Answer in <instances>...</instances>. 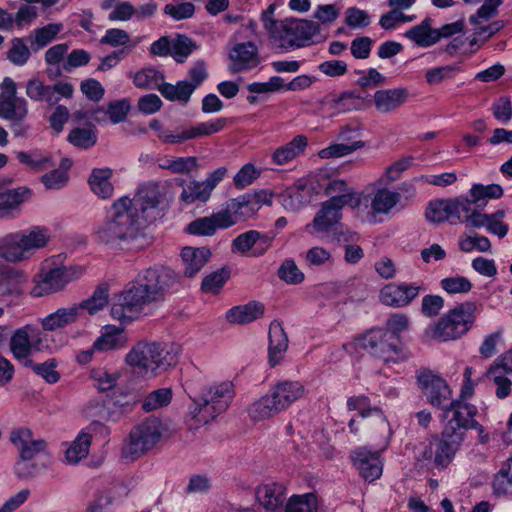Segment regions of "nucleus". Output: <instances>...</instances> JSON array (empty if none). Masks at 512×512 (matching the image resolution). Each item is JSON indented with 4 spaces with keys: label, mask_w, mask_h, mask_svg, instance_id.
<instances>
[{
    "label": "nucleus",
    "mask_w": 512,
    "mask_h": 512,
    "mask_svg": "<svg viewBox=\"0 0 512 512\" xmlns=\"http://www.w3.org/2000/svg\"><path fill=\"white\" fill-rule=\"evenodd\" d=\"M494 493L504 496L512 493V466L505 464L493 480Z\"/></svg>",
    "instance_id": "59"
},
{
    "label": "nucleus",
    "mask_w": 512,
    "mask_h": 512,
    "mask_svg": "<svg viewBox=\"0 0 512 512\" xmlns=\"http://www.w3.org/2000/svg\"><path fill=\"white\" fill-rule=\"evenodd\" d=\"M197 48L196 44L185 35H178L171 43V55L178 63H183Z\"/></svg>",
    "instance_id": "56"
},
{
    "label": "nucleus",
    "mask_w": 512,
    "mask_h": 512,
    "mask_svg": "<svg viewBox=\"0 0 512 512\" xmlns=\"http://www.w3.org/2000/svg\"><path fill=\"white\" fill-rule=\"evenodd\" d=\"M435 445V466L444 468L453 459L455 453L460 448L463 437L462 434L456 433L449 426L444 427L441 437H433Z\"/></svg>",
    "instance_id": "16"
},
{
    "label": "nucleus",
    "mask_w": 512,
    "mask_h": 512,
    "mask_svg": "<svg viewBox=\"0 0 512 512\" xmlns=\"http://www.w3.org/2000/svg\"><path fill=\"white\" fill-rule=\"evenodd\" d=\"M17 159L20 163L29 166L36 172L50 169L55 165L50 154H29L27 152L20 151L17 153Z\"/></svg>",
    "instance_id": "50"
},
{
    "label": "nucleus",
    "mask_w": 512,
    "mask_h": 512,
    "mask_svg": "<svg viewBox=\"0 0 512 512\" xmlns=\"http://www.w3.org/2000/svg\"><path fill=\"white\" fill-rule=\"evenodd\" d=\"M27 283L25 273L17 268L3 266L0 269V293L18 297L23 293L24 285Z\"/></svg>",
    "instance_id": "28"
},
{
    "label": "nucleus",
    "mask_w": 512,
    "mask_h": 512,
    "mask_svg": "<svg viewBox=\"0 0 512 512\" xmlns=\"http://www.w3.org/2000/svg\"><path fill=\"white\" fill-rule=\"evenodd\" d=\"M80 318L75 305L62 307L40 319L43 331H56L77 322Z\"/></svg>",
    "instance_id": "32"
},
{
    "label": "nucleus",
    "mask_w": 512,
    "mask_h": 512,
    "mask_svg": "<svg viewBox=\"0 0 512 512\" xmlns=\"http://www.w3.org/2000/svg\"><path fill=\"white\" fill-rule=\"evenodd\" d=\"M210 256L211 252L206 247H184L181 252L184 275L188 278L194 277L204 267Z\"/></svg>",
    "instance_id": "35"
},
{
    "label": "nucleus",
    "mask_w": 512,
    "mask_h": 512,
    "mask_svg": "<svg viewBox=\"0 0 512 512\" xmlns=\"http://www.w3.org/2000/svg\"><path fill=\"white\" fill-rule=\"evenodd\" d=\"M226 125V119L219 118L210 122H202L197 125L186 129V138L188 140L201 137L210 136L221 131Z\"/></svg>",
    "instance_id": "53"
},
{
    "label": "nucleus",
    "mask_w": 512,
    "mask_h": 512,
    "mask_svg": "<svg viewBox=\"0 0 512 512\" xmlns=\"http://www.w3.org/2000/svg\"><path fill=\"white\" fill-rule=\"evenodd\" d=\"M68 283L65 269L55 268L39 273L34 279L30 294L33 297H43L62 290Z\"/></svg>",
    "instance_id": "19"
},
{
    "label": "nucleus",
    "mask_w": 512,
    "mask_h": 512,
    "mask_svg": "<svg viewBox=\"0 0 512 512\" xmlns=\"http://www.w3.org/2000/svg\"><path fill=\"white\" fill-rule=\"evenodd\" d=\"M474 220L473 228L485 227L488 232L497 235L499 238L505 237L508 233L509 228L507 224L492 218L488 214L482 213L481 215H476V219L474 218Z\"/></svg>",
    "instance_id": "54"
},
{
    "label": "nucleus",
    "mask_w": 512,
    "mask_h": 512,
    "mask_svg": "<svg viewBox=\"0 0 512 512\" xmlns=\"http://www.w3.org/2000/svg\"><path fill=\"white\" fill-rule=\"evenodd\" d=\"M419 290L415 285L388 284L381 289L380 299L387 306L404 307L417 297Z\"/></svg>",
    "instance_id": "23"
},
{
    "label": "nucleus",
    "mask_w": 512,
    "mask_h": 512,
    "mask_svg": "<svg viewBox=\"0 0 512 512\" xmlns=\"http://www.w3.org/2000/svg\"><path fill=\"white\" fill-rule=\"evenodd\" d=\"M358 346L385 362L399 355L398 338L384 329H371L358 339Z\"/></svg>",
    "instance_id": "11"
},
{
    "label": "nucleus",
    "mask_w": 512,
    "mask_h": 512,
    "mask_svg": "<svg viewBox=\"0 0 512 512\" xmlns=\"http://www.w3.org/2000/svg\"><path fill=\"white\" fill-rule=\"evenodd\" d=\"M233 396L232 382L214 384L193 399L190 414L199 423L207 424L228 409Z\"/></svg>",
    "instance_id": "6"
},
{
    "label": "nucleus",
    "mask_w": 512,
    "mask_h": 512,
    "mask_svg": "<svg viewBox=\"0 0 512 512\" xmlns=\"http://www.w3.org/2000/svg\"><path fill=\"white\" fill-rule=\"evenodd\" d=\"M56 366L57 363L55 359H49L43 363H34L32 361L31 365H25V367L31 368L34 373L41 376L45 381L51 384L56 383L60 378L59 373L55 369Z\"/></svg>",
    "instance_id": "62"
},
{
    "label": "nucleus",
    "mask_w": 512,
    "mask_h": 512,
    "mask_svg": "<svg viewBox=\"0 0 512 512\" xmlns=\"http://www.w3.org/2000/svg\"><path fill=\"white\" fill-rule=\"evenodd\" d=\"M405 36L422 47H428L437 42L436 31L431 28L429 19L409 29Z\"/></svg>",
    "instance_id": "44"
},
{
    "label": "nucleus",
    "mask_w": 512,
    "mask_h": 512,
    "mask_svg": "<svg viewBox=\"0 0 512 512\" xmlns=\"http://www.w3.org/2000/svg\"><path fill=\"white\" fill-rule=\"evenodd\" d=\"M409 98L407 88L377 90L373 95L375 109L381 114H388L401 108Z\"/></svg>",
    "instance_id": "21"
},
{
    "label": "nucleus",
    "mask_w": 512,
    "mask_h": 512,
    "mask_svg": "<svg viewBox=\"0 0 512 512\" xmlns=\"http://www.w3.org/2000/svg\"><path fill=\"white\" fill-rule=\"evenodd\" d=\"M229 275V270L225 268L209 274L202 281V290L205 292L217 293L227 281Z\"/></svg>",
    "instance_id": "64"
},
{
    "label": "nucleus",
    "mask_w": 512,
    "mask_h": 512,
    "mask_svg": "<svg viewBox=\"0 0 512 512\" xmlns=\"http://www.w3.org/2000/svg\"><path fill=\"white\" fill-rule=\"evenodd\" d=\"M256 500L267 511H275L285 500V489L277 483L263 484L257 487Z\"/></svg>",
    "instance_id": "34"
},
{
    "label": "nucleus",
    "mask_w": 512,
    "mask_h": 512,
    "mask_svg": "<svg viewBox=\"0 0 512 512\" xmlns=\"http://www.w3.org/2000/svg\"><path fill=\"white\" fill-rule=\"evenodd\" d=\"M22 233L24 244L28 250L30 258L40 249L45 248L49 241V231L45 227L34 226L28 230L20 231Z\"/></svg>",
    "instance_id": "40"
},
{
    "label": "nucleus",
    "mask_w": 512,
    "mask_h": 512,
    "mask_svg": "<svg viewBox=\"0 0 512 512\" xmlns=\"http://www.w3.org/2000/svg\"><path fill=\"white\" fill-rule=\"evenodd\" d=\"M379 454V451L371 452L366 448H359L353 454L354 464L367 481H374L382 475Z\"/></svg>",
    "instance_id": "25"
},
{
    "label": "nucleus",
    "mask_w": 512,
    "mask_h": 512,
    "mask_svg": "<svg viewBox=\"0 0 512 512\" xmlns=\"http://www.w3.org/2000/svg\"><path fill=\"white\" fill-rule=\"evenodd\" d=\"M113 171L110 168H95L89 177L88 183L94 194L106 199L113 195L114 187L110 181Z\"/></svg>",
    "instance_id": "37"
},
{
    "label": "nucleus",
    "mask_w": 512,
    "mask_h": 512,
    "mask_svg": "<svg viewBox=\"0 0 512 512\" xmlns=\"http://www.w3.org/2000/svg\"><path fill=\"white\" fill-rule=\"evenodd\" d=\"M304 393L305 387L299 381H279L268 393L249 406L248 415L253 422L270 419L286 411L302 398Z\"/></svg>",
    "instance_id": "4"
},
{
    "label": "nucleus",
    "mask_w": 512,
    "mask_h": 512,
    "mask_svg": "<svg viewBox=\"0 0 512 512\" xmlns=\"http://www.w3.org/2000/svg\"><path fill=\"white\" fill-rule=\"evenodd\" d=\"M140 234L138 209L128 197H122L113 203L111 214L96 231L98 241L113 248L129 245Z\"/></svg>",
    "instance_id": "2"
},
{
    "label": "nucleus",
    "mask_w": 512,
    "mask_h": 512,
    "mask_svg": "<svg viewBox=\"0 0 512 512\" xmlns=\"http://www.w3.org/2000/svg\"><path fill=\"white\" fill-rule=\"evenodd\" d=\"M231 71L236 73L258 65V50L254 43H239L230 52Z\"/></svg>",
    "instance_id": "27"
},
{
    "label": "nucleus",
    "mask_w": 512,
    "mask_h": 512,
    "mask_svg": "<svg viewBox=\"0 0 512 512\" xmlns=\"http://www.w3.org/2000/svg\"><path fill=\"white\" fill-rule=\"evenodd\" d=\"M349 205L352 208H356L360 205L359 197L352 191H347L339 196H334L325 203L321 210L315 215L313 220V227L323 232L336 224L341 218V209Z\"/></svg>",
    "instance_id": "12"
},
{
    "label": "nucleus",
    "mask_w": 512,
    "mask_h": 512,
    "mask_svg": "<svg viewBox=\"0 0 512 512\" xmlns=\"http://www.w3.org/2000/svg\"><path fill=\"white\" fill-rule=\"evenodd\" d=\"M128 343L129 338L123 328L107 325L94 341V349H98V352H111L126 348Z\"/></svg>",
    "instance_id": "26"
},
{
    "label": "nucleus",
    "mask_w": 512,
    "mask_h": 512,
    "mask_svg": "<svg viewBox=\"0 0 512 512\" xmlns=\"http://www.w3.org/2000/svg\"><path fill=\"white\" fill-rule=\"evenodd\" d=\"M503 195V189L500 185H481L474 184L470 189V196L474 201L476 208H481L485 205L487 199H497Z\"/></svg>",
    "instance_id": "48"
},
{
    "label": "nucleus",
    "mask_w": 512,
    "mask_h": 512,
    "mask_svg": "<svg viewBox=\"0 0 512 512\" xmlns=\"http://www.w3.org/2000/svg\"><path fill=\"white\" fill-rule=\"evenodd\" d=\"M181 185L183 186V190L180 199L186 204H193L196 201L206 202L211 196V193L203 182L190 181L187 183L181 181Z\"/></svg>",
    "instance_id": "46"
},
{
    "label": "nucleus",
    "mask_w": 512,
    "mask_h": 512,
    "mask_svg": "<svg viewBox=\"0 0 512 512\" xmlns=\"http://www.w3.org/2000/svg\"><path fill=\"white\" fill-rule=\"evenodd\" d=\"M313 187L306 179L297 180L278 195L281 205L289 211H297L312 201Z\"/></svg>",
    "instance_id": "18"
},
{
    "label": "nucleus",
    "mask_w": 512,
    "mask_h": 512,
    "mask_svg": "<svg viewBox=\"0 0 512 512\" xmlns=\"http://www.w3.org/2000/svg\"><path fill=\"white\" fill-rule=\"evenodd\" d=\"M265 305L258 301L235 306L226 313V319L231 324L245 325L264 316Z\"/></svg>",
    "instance_id": "29"
},
{
    "label": "nucleus",
    "mask_w": 512,
    "mask_h": 512,
    "mask_svg": "<svg viewBox=\"0 0 512 512\" xmlns=\"http://www.w3.org/2000/svg\"><path fill=\"white\" fill-rule=\"evenodd\" d=\"M0 118L5 120H25L28 115V103L17 97V86L13 79L5 77L1 84Z\"/></svg>",
    "instance_id": "14"
},
{
    "label": "nucleus",
    "mask_w": 512,
    "mask_h": 512,
    "mask_svg": "<svg viewBox=\"0 0 512 512\" xmlns=\"http://www.w3.org/2000/svg\"><path fill=\"white\" fill-rule=\"evenodd\" d=\"M237 209L238 206L230 201L227 203L225 209L212 214L214 225L217 229H225L235 225L237 222Z\"/></svg>",
    "instance_id": "60"
},
{
    "label": "nucleus",
    "mask_w": 512,
    "mask_h": 512,
    "mask_svg": "<svg viewBox=\"0 0 512 512\" xmlns=\"http://www.w3.org/2000/svg\"><path fill=\"white\" fill-rule=\"evenodd\" d=\"M476 310L470 301L455 306L431 328L430 337L442 342L460 338L472 327Z\"/></svg>",
    "instance_id": "7"
},
{
    "label": "nucleus",
    "mask_w": 512,
    "mask_h": 512,
    "mask_svg": "<svg viewBox=\"0 0 512 512\" xmlns=\"http://www.w3.org/2000/svg\"><path fill=\"white\" fill-rule=\"evenodd\" d=\"M162 437V424L158 418L148 417L129 433L122 449V456L135 460L151 450Z\"/></svg>",
    "instance_id": "8"
},
{
    "label": "nucleus",
    "mask_w": 512,
    "mask_h": 512,
    "mask_svg": "<svg viewBox=\"0 0 512 512\" xmlns=\"http://www.w3.org/2000/svg\"><path fill=\"white\" fill-rule=\"evenodd\" d=\"M74 88L68 82H57L47 85L38 77L29 79L26 83L27 97L36 102H46L50 106L55 105L60 97L71 98Z\"/></svg>",
    "instance_id": "13"
},
{
    "label": "nucleus",
    "mask_w": 512,
    "mask_h": 512,
    "mask_svg": "<svg viewBox=\"0 0 512 512\" xmlns=\"http://www.w3.org/2000/svg\"><path fill=\"white\" fill-rule=\"evenodd\" d=\"M10 441L16 447L19 458L23 460H33L47 447L45 440L34 439L32 431L26 427L11 431Z\"/></svg>",
    "instance_id": "20"
},
{
    "label": "nucleus",
    "mask_w": 512,
    "mask_h": 512,
    "mask_svg": "<svg viewBox=\"0 0 512 512\" xmlns=\"http://www.w3.org/2000/svg\"><path fill=\"white\" fill-rule=\"evenodd\" d=\"M369 399L366 396H352L347 400L349 410H358L364 419V427L367 432L381 439V450L385 449L391 437L388 420L379 408H368Z\"/></svg>",
    "instance_id": "9"
},
{
    "label": "nucleus",
    "mask_w": 512,
    "mask_h": 512,
    "mask_svg": "<svg viewBox=\"0 0 512 512\" xmlns=\"http://www.w3.org/2000/svg\"><path fill=\"white\" fill-rule=\"evenodd\" d=\"M505 374L497 366H490L486 373L487 378L496 385L495 394L499 399L506 398L511 392V381Z\"/></svg>",
    "instance_id": "57"
},
{
    "label": "nucleus",
    "mask_w": 512,
    "mask_h": 512,
    "mask_svg": "<svg viewBox=\"0 0 512 512\" xmlns=\"http://www.w3.org/2000/svg\"><path fill=\"white\" fill-rule=\"evenodd\" d=\"M165 195V188L158 183L148 182L139 187L136 201L141 210L156 208Z\"/></svg>",
    "instance_id": "39"
},
{
    "label": "nucleus",
    "mask_w": 512,
    "mask_h": 512,
    "mask_svg": "<svg viewBox=\"0 0 512 512\" xmlns=\"http://www.w3.org/2000/svg\"><path fill=\"white\" fill-rule=\"evenodd\" d=\"M30 57V50L21 38L11 41V48L7 52V58L15 65H24Z\"/></svg>",
    "instance_id": "63"
},
{
    "label": "nucleus",
    "mask_w": 512,
    "mask_h": 512,
    "mask_svg": "<svg viewBox=\"0 0 512 512\" xmlns=\"http://www.w3.org/2000/svg\"><path fill=\"white\" fill-rule=\"evenodd\" d=\"M29 197L30 190L25 187L0 192V218H13L20 205Z\"/></svg>",
    "instance_id": "33"
},
{
    "label": "nucleus",
    "mask_w": 512,
    "mask_h": 512,
    "mask_svg": "<svg viewBox=\"0 0 512 512\" xmlns=\"http://www.w3.org/2000/svg\"><path fill=\"white\" fill-rule=\"evenodd\" d=\"M133 81L138 88L157 89L160 92L164 75L154 68H144L135 73Z\"/></svg>",
    "instance_id": "47"
},
{
    "label": "nucleus",
    "mask_w": 512,
    "mask_h": 512,
    "mask_svg": "<svg viewBox=\"0 0 512 512\" xmlns=\"http://www.w3.org/2000/svg\"><path fill=\"white\" fill-rule=\"evenodd\" d=\"M364 141H355L352 144L336 143L322 149L319 153L321 158H338L351 154L352 152L365 147Z\"/></svg>",
    "instance_id": "58"
},
{
    "label": "nucleus",
    "mask_w": 512,
    "mask_h": 512,
    "mask_svg": "<svg viewBox=\"0 0 512 512\" xmlns=\"http://www.w3.org/2000/svg\"><path fill=\"white\" fill-rule=\"evenodd\" d=\"M125 363L145 376L155 377L174 365L175 357L161 343L140 341L126 354Z\"/></svg>",
    "instance_id": "5"
},
{
    "label": "nucleus",
    "mask_w": 512,
    "mask_h": 512,
    "mask_svg": "<svg viewBox=\"0 0 512 512\" xmlns=\"http://www.w3.org/2000/svg\"><path fill=\"white\" fill-rule=\"evenodd\" d=\"M20 231L0 238V257L8 263H20L30 259Z\"/></svg>",
    "instance_id": "22"
},
{
    "label": "nucleus",
    "mask_w": 512,
    "mask_h": 512,
    "mask_svg": "<svg viewBox=\"0 0 512 512\" xmlns=\"http://www.w3.org/2000/svg\"><path fill=\"white\" fill-rule=\"evenodd\" d=\"M68 140L76 147L87 149L96 143L97 136L91 129L75 128L69 133Z\"/></svg>",
    "instance_id": "61"
},
{
    "label": "nucleus",
    "mask_w": 512,
    "mask_h": 512,
    "mask_svg": "<svg viewBox=\"0 0 512 512\" xmlns=\"http://www.w3.org/2000/svg\"><path fill=\"white\" fill-rule=\"evenodd\" d=\"M274 11L275 6L270 5L261 19L272 41L282 50L303 47L320 32V25L311 20L290 18L276 21L273 19Z\"/></svg>",
    "instance_id": "3"
},
{
    "label": "nucleus",
    "mask_w": 512,
    "mask_h": 512,
    "mask_svg": "<svg viewBox=\"0 0 512 512\" xmlns=\"http://www.w3.org/2000/svg\"><path fill=\"white\" fill-rule=\"evenodd\" d=\"M288 348V337L282 325L278 321L271 322L269 326V363L273 367L277 365Z\"/></svg>",
    "instance_id": "30"
},
{
    "label": "nucleus",
    "mask_w": 512,
    "mask_h": 512,
    "mask_svg": "<svg viewBox=\"0 0 512 512\" xmlns=\"http://www.w3.org/2000/svg\"><path fill=\"white\" fill-rule=\"evenodd\" d=\"M308 145V138L297 135L290 142L278 147L272 154V159L277 165H285L301 155Z\"/></svg>",
    "instance_id": "36"
},
{
    "label": "nucleus",
    "mask_w": 512,
    "mask_h": 512,
    "mask_svg": "<svg viewBox=\"0 0 512 512\" xmlns=\"http://www.w3.org/2000/svg\"><path fill=\"white\" fill-rule=\"evenodd\" d=\"M426 219L434 224L449 221L452 224L451 199L435 200L429 203L425 211Z\"/></svg>",
    "instance_id": "42"
},
{
    "label": "nucleus",
    "mask_w": 512,
    "mask_h": 512,
    "mask_svg": "<svg viewBox=\"0 0 512 512\" xmlns=\"http://www.w3.org/2000/svg\"><path fill=\"white\" fill-rule=\"evenodd\" d=\"M161 86L160 93L170 101L187 103L194 92L188 85L187 80L179 81L175 85L163 82Z\"/></svg>",
    "instance_id": "49"
},
{
    "label": "nucleus",
    "mask_w": 512,
    "mask_h": 512,
    "mask_svg": "<svg viewBox=\"0 0 512 512\" xmlns=\"http://www.w3.org/2000/svg\"><path fill=\"white\" fill-rule=\"evenodd\" d=\"M320 105H328L336 114L360 110L363 108V98L353 91H344L341 94H329L325 96Z\"/></svg>",
    "instance_id": "31"
},
{
    "label": "nucleus",
    "mask_w": 512,
    "mask_h": 512,
    "mask_svg": "<svg viewBox=\"0 0 512 512\" xmlns=\"http://www.w3.org/2000/svg\"><path fill=\"white\" fill-rule=\"evenodd\" d=\"M319 501L314 493L293 495L286 503L284 512H318Z\"/></svg>",
    "instance_id": "45"
},
{
    "label": "nucleus",
    "mask_w": 512,
    "mask_h": 512,
    "mask_svg": "<svg viewBox=\"0 0 512 512\" xmlns=\"http://www.w3.org/2000/svg\"><path fill=\"white\" fill-rule=\"evenodd\" d=\"M398 192L388 189H379L371 200V209L375 214H388L400 201Z\"/></svg>",
    "instance_id": "41"
},
{
    "label": "nucleus",
    "mask_w": 512,
    "mask_h": 512,
    "mask_svg": "<svg viewBox=\"0 0 512 512\" xmlns=\"http://www.w3.org/2000/svg\"><path fill=\"white\" fill-rule=\"evenodd\" d=\"M477 413L475 406L461 400L452 401L449 406L443 407L442 420L446 421L444 427L451 426L456 433L462 434L470 427H478L474 419Z\"/></svg>",
    "instance_id": "15"
},
{
    "label": "nucleus",
    "mask_w": 512,
    "mask_h": 512,
    "mask_svg": "<svg viewBox=\"0 0 512 512\" xmlns=\"http://www.w3.org/2000/svg\"><path fill=\"white\" fill-rule=\"evenodd\" d=\"M418 384L433 406L440 407L451 398V390L446 381L429 371L420 373Z\"/></svg>",
    "instance_id": "17"
},
{
    "label": "nucleus",
    "mask_w": 512,
    "mask_h": 512,
    "mask_svg": "<svg viewBox=\"0 0 512 512\" xmlns=\"http://www.w3.org/2000/svg\"><path fill=\"white\" fill-rule=\"evenodd\" d=\"M103 428L104 427L101 423L92 422L89 426L83 429L66 450L65 458L67 462L76 464L86 458L89 453V447L91 445L93 435Z\"/></svg>",
    "instance_id": "24"
},
{
    "label": "nucleus",
    "mask_w": 512,
    "mask_h": 512,
    "mask_svg": "<svg viewBox=\"0 0 512 512\" xmlns=\"http://www.w3.org/2000/svg\"><path fill=\"white\" fill-rule=\"evenodd\" d=\"M46 335L43 331L31 325L17 329L10 338V350L14 358L23 365H31L29 358L34 352H39L47 347Z\"/></svg>",
    "instance_id": "10"
},
{
    "label": "nucleus",
    "mask_w": 512,
    "mask_h": 512,
    "mask_svg": "<svg viewBox=\"0 0 512 512\" xmlns=\"http://www.w3.org/2000/svg\"><path fill=\"white\" fill-rule=\"evenodd\" d=\"M61 28V24H48L42 28L36 29L34 31V35H31L28 38L30 40L31 48L34 51L43 48L56 37V35L60 32Z\"/></svg>",
    "instance_id": "51"
},
{
    "label": "nucleus",
    "mask_w": 512,
    "mask_h": 512,
    "mask_svg": "<svg viewBox=\"0 0 512 512\" xmlns=\"http://www.w3.org/2000/svg\"><path fill=\"white\" fill-rule=\"evenodd\" d=\"M180 276L164 266L141 270L119 295L111 307V315L119 321L132 320L145 305L163 301L179 283Z\"/></svg>",
    "instance_id": "1"
},
{
    "label": "nucleus",
    "mask_w": 512,
    "mask_h": 512,
    "mask_svg": "<svg viewBox=\"0 0 512 512\" xmlns=\"http://www.w3.org/2000/svg\"><path fill=\"white\" fill-rule=\"evenodd\" d=\"M172 400L170 388H160L149 393L142 402V409L145 412H152L167 406Z\"/></svg>",
    "instance_id": "52"
},
{
    "label": "nucleus",
    "mask_w": 512,
    "mask_h": 512,
    "mask_svg": "<svg viewBox=\"0 0 512 512\" xmlns=\"http://www.w3.org/2000/svg\"><path fill=\"white\" fill-rule=\"evenodd\" d=\"M452 204V224L457 223H465L468 227L473 228V222L476 219V215H481L482 213L473 208L474 201L473 199H468L464 197H458L455 199H451Z\"/></svg>",
    "instance_id": "38"
},
{
    "label": "nucleus",
    "mask_w": 512,
    "mask_h": 512,
    "mask_svg": "<svg viewBox=\"0 0 512 512\" xmlns=\"http://www.w3.org/2000/svg\"><path fill=\"white\" fill-rule=\"evenodd\" d=\"M108 300V290L104 287H97L88 299L74 305L78 308V314L81 317L84 312L93 315L102 310L108 304Z\"/></svg>",
    "instance_id": "43"
},
{
    "label": "nucleus",
    "mask_w": 512,
    "mask_h": 512,
    "mask_svg": "<svg viewBox=\"0 0 512 512\" xmlns=\"http://www.w3.org/2000/svg\"><path fill=\"white\" fill-rule=\"evenodd\" d=\"M278 277L287 284L298 285L305 279L304 273L298 268L295 261L286 259L278 269Z\"/></svg>",
    "instance_id": "55"
}]
</instances>
